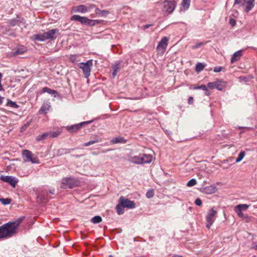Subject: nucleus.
I'll return each instance as SVG.
<instances>
[{"label": "nucleus", "mask_w": 257, "mask_h": 257, "mask_svg": "<svg viewBox=\"0 0 257 257\" xmlns=\"http://www.w3.org/2000/svg\"><path fill=\"white\" fill-rule=\"evenodd\" d=\"M18 18L19 19H20V18ZM20 21V20H12L10 21V24L11 25V26H15L16 25V24H18V22Z\"/></svg>", "instance_id": "44"}, {"label": "nucleus", "mask_w": 257, "mask_h": 257, "mask_svg": "<svg viewBox=\"0 0 257 257\" xmlns=\"http://www.w3.org/2000/svg\"><path fill=\"white\" fill-rule=\"evenodd\" d=\"M0 179L3 181L8 183L13 188L16 187V184L18 182V179L16 177L12 176L2 175L0 177Z\"/></svg>", "instance_id": "8"}, {"label": "nucleus", "mask_w": 257, "mask_h": 257, "mask_svg": "<svg viewBox=\"0 0 257 257\" xmlns=\"http://www.w3.org/2000/svg\"><path fill=\"white\" fill-rule=\"evenodd\" d=\"M190 5V0H183L182 4V6L184 8L185 10H187L189 8Z\"/></svg>", "instance_id": "32"}, {"label": "nucleus", "mask_w": 257, "mask_h": 257, "mask_svg": "<svg viewBox=\"0 0 257 257\" xmlns=\"http://www.w3.org/2000/svg\"><path fill=\"white\" fill-rule=\"evenodd\" d=\"M95 12L96 15L102 17H106L109 14V11L107 10H101L98 8H96Z\"/></svg>", "instance_id": "23"}, {"label": "nucleus", "mask_w": 257, "mask_h": 257, "mask_svg": "<svg viewBox=\"0 0 257 257\" xmlns=\"http://www.w3.org/2000/svg\"><path fill=\"white\" fill-rule=\"evenodd\" d=\"M242 55V50H238L235 52L231 58V63L233 64L240 59Z\"/></svg>", "instance_id": "14"}, {"label": "nucleus", "mask_w": 257, "mask_h": 257, "mask_svg": "<svg viewBox=\"0 0 257 257\" xmlns=\"http://www.w3.org/2000/svg\"><path fill=\"white\" fill-rule=\"evenodd\" d=\"M207 86L211 89H213V88H215V82H209L207 84Z\"/></svg>", "instance_id": "45"}, {"label": "nucleus", "mask_w": 257, "mask_h": 257, "mask_svg": "<svg viewBox=\"0 0 257 257\" xmlns=\"http://www.w3.org/2000/svg\"><path fill=\"white\" fill-rule=\"evenodd\" d=\"M239 79H241V80L245 81V77H244L241 76L239 77Z\"/></svg>", "instance_id": "58"}, {"label": "nucleus", "mask_w": 257, "mask_h": 257, "mask_svg": "<svg viewBox=\"0 0 257 257\" xmlns=\"http://www.w3.org/2000/svg\"><path fill=\"white\" fill-rule=\"evenodd\" d=\"M120 62H118L116 63L114 65L112 66V77L114 78L115 76L117 75V72L120 69Z\"/></svg>", "instance_id": "17"}, {"label": "nucleus", "mask_w": 257, "mask_h": 257, "mask_svg": "<svg viewBox=\"0 0 257 257\" xmlns=\"http://www.w3.org/2000/svg\"><path fill=\"white\" fill-rule=\"evenodd\" d=\"M195 88L196 89H202L204 91L207 88V87L204 85H202L201 86L196 87Z\"/></svg>", "instance_id": "50"}, {"label": "nucleus", "mask_w": 257, "mask_h": 257, "mask_svg": "<svg viewBox=\"0 0 257 257\" xmlns=\"http://www.w3.org/2000/svg\"><path fill=\"white\" fill-rule=\"evenodd\" d=\"M195 203L196 205L200 206L202 205V201L200 198H197L195 201Z\"/></svg>", "instance_id": "47"}, {"label": "nucleus", "mask_w": 257, "mask_h": 257, "mask_svg": "<svg viewBox=\"0 0 257 257\" xmlns=\"http://www.w3.org/2000/svg\"><path fill=\"white\" fill-rule=\"evenodd\" d=\"M242 0H235L234 4H239L241 2Z\"/></svg>", "instance_id": "56"}, {"label": "nucleus", "mask_w": 257, "mask_h": 257, "mask_svg": "<svg viewBox=\"0 0 257 257\" xmlns=\"http://www.w3.org/2000/svg\"><path fill=\"white\" fill-rule=\"evenodd\" d=\"M173 257H182V256H179V255H175V256H173Z\"/></svg>", "instance_id": "60"}, {"label": "nucleus", "mask_w": 257, "mask_h": 257, "mask_svg": "<svg viewBox=\"0 0 257 257\" xmlns=\"http://www.w3.org/2000/svg\"><path fill=\"white\" fill-rule=\"evenodd\" d=\"M196 180L195 179H192L188 182L187 185L189 187H191L196 185Z\"/></svg>", "instance_id": "38"}, {"label": "nucleus", "mask_w": 257, "mask_h": 257, "mask_svg": "<svg viewBox=\"0 0 257 257\" xmlns=\"http://www.w3.org/2000/svg\"><path fill=\"white\" fill-rule=\"evenodd\" d=\"M49 138V134L48 132H46L38 136L36 138V140L38 141H42Z\"/></svg>", "instance_id": "26"}, {"label": "nucleus", "mask_w": 257, "mask_h": 257, "mask_svg": "<svg viewBox=\"0 0 257 257\" xmlns=\"http://www.w3.org/2000/svg\"><path fill=\"white\" fill-rule=\"evenodd\" d=\"M216 214V210H214L213 208L209 210L206 216L207 224L206 226L207 228L209 229L211 225L214 222L215 217Z\"/></svg>", "instance_id": "5"}, {"label": "nucleus", "mask_w": 257, "mask_h": 257, "mask_svg": "<svg viewBox=\"0 0 257 257\" xmlns=\"http://www.w3.org/2000/svg\"><path fill=\"white\" fill-rule=\"evenodd\" d=\"M88 19L86 17H81L80 22L82 24H87Z\"/></svg>", "instance_id": "42"}, {"label": "nucleus", "mask_w": 257, "mask_h": 257, "mask_svg": "<svg viewBox=\"0 0 257 257\" xmlns=\"http://www.w3.org/2000/svg\"><path fill=\"white\" fill-rule=\"evenodd\" d=\"M76 58V56L75 55H71V56H70V57L69 58L70 61L73 63L75 61Z\"/></svg>", "instance_id": "51"}, {"label": "nucleus", "mask_w": 257, "mask_h": 257, "mask_svg": "<svg viewBox=\"0 0 257 257\" xmlns=\"http://www.w3.org/2000/svg\"><path fill=\"white\" fill-rule=\"evenodd\" d=\"M0 202L4 205H8L11 203V199L9 198H0Z\"/></svg>", "instance_id": "36"}, {"label": "nucleus", "mask_w": 257, "mask_h": 257, "mask_svg": "<svg viewBox=\"0 0 257 257\" xmlns=\"http://www.w3.org/2000/svg\"><path fill=\"white\" fill-rule=\"evenodd\" d=\"M7 105L12 108H17L19 107V105L16 103V102L12 101L10 99L8 100Z\"/></svg>", "instance_id": "30"}, {"label": "nucleus", "mask_w": 257, "mask_h": 257, "mask_svg": "<svg viewBox=\"0 0 257 257\" xmlns=\"http://www.w3.org/2000/svg\"><path fill=\"white\" fill-rule=\"evenodd\" d=\"M217 188L213 185H210L206 187L204 189V192L208 194H212L215 193L217 191Z\"/></svg>", "instance_id": "18"}, {"label": "nucleus", "mask_w": 257, "mask_h": 257, "mask_svg": "<svg viewBox=\"0 0 257 257\" xmlns=\"http://www.w3.org/2000/svg\"><path fill=\"white\" fill-rule=\"evenodd\" d=\"M50 107L49 103H44L41 106L39 112L41 113H46Z\"/></svg>", "instance_id": "22"}, {"label": "nucleus", "mask_w": 257, "mask_h": 257, "mask_svg": "<svg viewBox=\"0 0 257 257\" xmlns=\"http://www.w3.org/2000/svg\"><path fill=\"white\" fill-rule=\"evenodd\" d=\"M152 25H145L144 27V29H148V28H149L150 27L152 26Z\"/></svg>", "instance_id": "57"}, {"label": "nucleus", "mask_w": 257, "mask_h": 257, "mask_svg": "<svg viewBox=\"0 0 257 257\" xmlns=\"http://www.w3.org/2000/svg\"><path fill=\"white\" fill-rule=\"evenodd\" d=\"M26 51V48L22 46L18 48L14 52V55H19L23 54Z\"/></svg>", "instance_id": "25"}, {"label": "nucleus", "mask_w": 257, "mask_h": 257, "mask_svg": "<svg viewBox=\"0 0 257 257\" xmlns=\"http://www.w3.org/2000/svg\"><path fill=\"white\" fill-rule=\"evenodd\" d=\"M30 124V122H27L26 123H25L22 127L21 130V132H23L25 131L26 128L29 126Z\"/></svg>", "instance_id": "43"}, {"label": "nucleus", "mask_w": 257, "mask_h": 257, "mask_svg": "<svg viewBox=\"0 0 257 257\" xmlns=\"http://www.w3.org/2000/svg\"><path fill=\"white\" fill-rule=\"evenodd\" d=\"M124 207H123L120 202L119 201L118 204L116 206V210L119 215L122 214L124 213Z\"/></svg>", "instance_id": "27"}, {"label": "nucleus", "mask_w": 257, "mask_h": 257, "mask_svg": "<svg viewBox=\"0 0 257 257\" xmlns=\"http://www.w3.org/2000/svg\"><path fill=\"white\" fill-rule=\"evenodd\" d=\"M168 41L169 39L167 37H164L160 41L157 47V50L159 53H164L168 44Z\"/></svg>", "instance_id": "7"}, {"label": "nucleus", "mask_w": 257, "mask_h": 257, "mask_svg": "<svg viewBox=\"0 0 257 257\" xmlns=\"http://www.w3.org/2000/svg\"><path fill=\"white\" fill-rule=\"evenodd\" d=\"M59 32L58 29H52L50 30L47 32H45L44 34L45 36V38L46 40L48 39H55L56 37H54V35L58 33Z\"/></svg>", "instance_id": "13"}, {"label": "nucleus", "mask_w": 257, "mask_h": 257, "mask_svg": "<svg viewBox=\"0 0 257 257\" xmlns=\"http://www.w3.org/2000/svg\"><path fill=\"white\" fill-rule=\"evenodd\" d=\"M92 65V60H89L85 63L82 62L79 64V67L82 70L85 77L88 78L90 76Z\"/></svg>", "instance_id": "4"}, {"label": "nucleus", "mask_w": 257, "mask_h": 257, "mask_svg": "<svg viewBox=\"0 0 257 257\" xmlns=\"http://www.w3.org/2000/svg\"><path fill=\"white\" fill-rule=\"evenodd\" d=\"M79 181L73 178H64L61 181L60 187L63 189L72 188L77 186Z\"/></svg>", "instance_id": "2"}, {"label": "nucleus", "mask_w": 257, "mask_h": 257, "mask_svg": "<svg viewBox=\"0 0 257 257\" xmlns=\"http://www.w3.org/2000/svg\"><path fill=\"white\" fill-rule=\"evenodd\" d=\"M176 7V3L175 1H166L163 3V11L168 14L172 13Z\"/></svg>", "instance_id": "6"}, {"label": "nucleus", "mask_w": 257, "mask_h": 257, "mask_svg": "<svg viewBox=\"0 0 257 257\" xmlns=\"http://www.w3.org/2000/svg\"><path fill=\"white\" fill-rule=\"evenodd\" d=\"M110 143L113 144L118 143L125 144L126 143V140L123 137H118L111 140Z\"/></svg>", "instance_id": "20"}, {"label": "nucleus", "mask_w": 257, "mask_h": 257, "mask_svg": "<svg viewBox=\"0 0 257 257\" xmlns=\"http://www.w3.org/2000/svg\"><path fill=\"white\" fill-rule=\"evenodd\" d=\"M193 98L192 96H190L188 98V103L189 104H192L193 102Z\"/></svg>", "instance_id": "53"}, {"label": "nucleus", "mask_w": 257, "mask_h": 257, "mask_svg": "<svg viewBox=\"0 0 257 257\" xmlns=\"http://www.w3.org/2000/svg\"><path fill=\"white\" fill-rule=\"evenodd\" d=\"M2 77V74L0 73V91L3 90V87L1 84V80Z\"/></svg>", "instance_id": "55"}, {"label": "nucleus", "mask_w": 257, "mask_h": 257, "mask_svg": "<svg viewBox=\"0 0 257 257\" xmlns=\"http://www.w3.org/2000/svg\"><path fill=\"white\" fill-rule=\"evenodd\" d=\"M94 5H90L89 7L85 5H79L73 8V11L75 13H84L88 11V10L94 8Z\"/></svg>", "instance_id": "11"}, {"label": "nucleus", "mask_w": 257, "mask_h": 257, "mask_svg": "<svg viewBox=\"0 0 257 257\" xmlns=\"http://www.w3.org/2000/svg\"><path fill=\"white\" fill-rule=\"evenodd\" d=\"M102 221V218L100 216L97 215L95 216L93 218H91V221L93 224H97L98 223Z\"/></svg>", "instance_id": "29"}, {"label": "nucleus", "mask_w": 257, "mask_h": 257, "mask_svg": "<svg viewBox=\"0 0 257 257\" xmlns=\"http://www.w3.org/2000/svg\"><path fill=\"white\" fill-rule=\"evenodd\" d=\"M223 68L221 67H216L214 68V71L215 72H219L222 71Z\"/></svg>", "instance_id": "49"}, {"label": "nucleus", "mask_w": 257, "mask_h": 257, "mask_svg": "<svg viewBox=\"0 0 257 257\" xmlns=\"http://www.w3.org/2000/svg\"><path fill=\"white\" fill-rule=\"evenodd\" d=\"M229 23L232 27H234L236 24V22L234 19L230 18L229 19Z\"/></svg>", "instance_id": "46"}, {"label": "nucleus", "mask_w": 257, "mask_h": 257, "mask_svg": "<svg viewBox=\"0 0 257 257\" xmlns=\"http://www.w3.org/2000/svg\"><path fill=\"white\" fill-rule=\"evenodd\" d=\"M42 92L43 93L47 92L51 95H55L57 93V91L55 90L51 89L47 87H45L42 89Z\"/></svg>", "instance_id": "28"}, {"label": "nucleus", "mask_w": 257, "mask_h": 257, "mask_svg": "<svg viewBox=\"0 0 257 257\" xmlns=\"http://www.w3.org/2000/svg\"><path fill=\"white\" fill-rule=\"evenodd\" d=\"M98 21L97 20H89L88 19V21H87V24L89 26H94L96 23H98Z\"/></svg>", "instance_id": "41"}, {"label": "nucleus", "mask_w": 257, "mask_h": 257, "mask_svg": "<svg viewBox=\"0 0 257 257\" xmlns=\"http://www.w3.org/2000/svg\"><path fill=\"white\" fill-rule=\"evenodd\" d=\"M203 45V43L202 42H199L198 43V44H196L195 45H194L193 47H192V48L193 49H197L201 46H202Z\"/></svg>", "instance_id": "48"}, {"label": "nucleus", "mask_w": 257, "mask_h": 257, "mask_svg": "<svg viewBox=\"0 0 257 257\" xmlns=\"http://www.w3.org/2000/svg\"><path fill=\"white\" fill-rule=\"evenodd\" d=\"M21 222L19 219L14 222H9L0 226V239L11 237L17 233V228Z\"/></svg>", "instance_id": "1"}, {"label": "nucleus", "mask_w": 257, "mask_h": 257, "mask_svg": "<svg viewBox=\"0 0 257 257\" xmlns=\"http://www.w3.org/2000/svg\"><path fill=\"white\" fill-rule=\"evenodd\" d=\"M226 83L224 81H217L215 82V88L218 90H222L225 87Z\"/></svg>", "instance_id": "24"}, {"label": "nucleus", "mask_w": 257, "mask_h": 257, "mask_svg": "<svg viewBox=\"0 0 257 257\" xmlns=\"http://www.w3.org/2000/svg\"><path fill=\"white\" fill-rule=\"evenodd\" d=\"M92 120L82 122L76 124L68 126L66 127L67 130L70 133H75L79 130L84 125L90 123Z\"/></svg>", "instance_id": "9"}, {"label": "nucleus", "mask_w": 257, "mask_h": 257, "mask_svg": "<svg viewBox=\"0 0 257 257\" xmlns=\"http://www.w3.org/2000/svg\"><path fill=\"white\" fill-rule=\"evenodd\" d=\"M154 195V191L153 189L149 190L146 193V197L148 198H151Z\"/></svg>", "instance_id": "37"}, {"label": "nucleus", "mask_w": 257, "mask_h": 257, "mask_svg": "<svg viewBox=\"0 0 257 257\" xmlns=\"http://www.w3.org/2000/svg\"><path fill=\"white\" fill-rule=\"evenodd\" d=\"M234 211L237 214L238 216L240 218H242L244 217V215L243 213H242L241 209H240L239 208H237V206H235V207L234 208Z\"/></svg>", "instance_id": "33"}, {"label": "nucleus", "mask_w": 257, "mask_h": 257, "mask_svg": "<svg viewBox=\"0 0 257 257\" xmlns=\"http://www.w3.org/2000/svg\"><path fill=\"white\" fill-rule=\"evenodd\" d=\"M142 164L150 163L152 160L153 157L151 155L141 154Z\"/></svg>", "instance_id": "15"}, {"label": "nucleus", "mask_w": 257, "mask_h": 257, "mask_svg": "<svg viewBox=\"0 0 257 257\" xmlns=\"http://www.w3.org/2000/svg\"><path fill=\"white\" fill-rule=\"evenodd\" d=\"M101 139L97 137V136H95L94 137V138L92 139V140H90L87 143H86L84 144V146L85 147H88L90 145H93L95 143H98L101 142Z\"/></svg>", "instance_id": "19"}, {"label": "nucleus", "mask_w": 257, "mask_h": 257, "mask_svg": "<svg viewBox=\"0 0 257 257\" xmlns=\"http://www.w3.org/2000/svg\"><path fill=\"white\" fill-rule=\"evenodd\" d=\"M32 39L38 41H44L46 40L44 33L43 34L34 35L32 36Z\"/></svg>", "instance_id": "21"}, {"label": "nucleus", "mask_w": 257, "mask_h": 257, "mask_svg": "<svg viewBox=\"0 0 257 257\" xmlns=\"http://www.w3.org/2000/svg\"><path fill=\"white\" fill-rule=\"evenodd\" d=\"M141 154H139V156H133L129 157V161L133 163L137 164H141Z\"/></svg>", "instance_id": "16"}, {"label": "nucleus", "mask_w": 257, "mask_h": 257, "mask_svg": "<svg viewBox=\"0 0 257 257\" xmlns=\"http://www.w3.org/2000/svg\"><path fill=\"white\" fill-rule=\"evenodd\" d=\"M204 67L205 66L202 63H198L196 65L195 70L197 72H200L204 69Z\"/></svg>", "instance_id": "34"}, {"label": "nucleus", "mask_w": 257, "mask_h": 257, "mask_svg": "<svg viewBox=\"0 0 257 257\" xmlns=\"http://www.w3.org/2000/svg\"><path fill=\"white\" fill-rule=\"evenodd\" d=\"M253 248H254L255 249H257V244H255L252 247Z\"/></svg>", "instance_id": "59"}, {"label": "nucleus", "mask_w": 257, "mask_h": 257, "mask_svg": "<svg viewBox=\"0 0 257 257\" xmlns=\"http://www.w3.org/2000/svg\"><path fill=\"white\" fill-rule=\"evenodd\" d=\"M249 206V205L245 204H239V205H236V206H237V208H239L240 209H241V210H246L248 208Z\"/></svg>", "instance_id": "39"}, {"label": "nucleus", "mask_w": 257, "mask_h": 257, "mask_svg": "<svg viewBox=\"0 0 257 257\" xmlns=\"http://www.w3.org/2000/svg\"><path fill=\"white\" fill-rule=\"evenodd\" d=\"M109 257H113V256L112 255H109Z\"/></svg>", "instance_id": "62"}, {"label": "nucleus", "mask_w": 257, "mask_h": 257, "mask_svg": "<svg viewBox=\"0 0 257 257\" xmlns=\"http://www.w3.org/2000/svg\"><path fill=\"white\" fill-rule=\"evenodd\" d=\"M22 155L25 162H31L33 164L40 163L38 158L28 150H24L22 153Z\"/></svg>", "instance_id": "3"}, {"label": "nucleus", "mask_w": 257, "mask_h": 257, "mask_svg": "<svg viewBox=\"0 0 257 257\" xmlns=\"http://www.w3.org/2000/svg\"><path fill=\"white\" fill-rule=\"evenodd\" d=\"M48 133L49 134V138H56L60 134V132L59 131H56V132H52L50 131L48 132Z\"/></svg>", "instance_id": "31"}, {"label": "nucleus", "mask_w": 257, "mask_h": 257, "mask_svg": "<svg viewBox=\"0 0 257 257\" xmlns=\"http://www.w3.org/2000/svg\"><path fill=\"white\" fill-rule=\"evenodd\" d=\"M243 219L246 220L247 222H249L250 219V217L247 215L245 216L243 218H242Z\"/></svg>", "instance_id": "52"}, {"label": "nucleus", "mask_w": 257, "mask_h": 257, "mask_svg": "<svg viewBox=\"0 0 257 257\" xmlns=\"http://www.w3.org/2000/svg\"><path fill=\"white\" fill-rule=\"evenodd\" d=\"M81 18V16H80L79 15H75L71 17V20L80 22Z\"/></svg>", "instance_id": "40"}, {"label": "nucleus", "mask_w": 257, "mask_h": 257, "mask_svg": "<svg viewBox=\"0 0 257 257\" xmlns=\"http://www.w3.org/2000/svg\"><path fill=\"white\" fill-rule=\"evenodd\" d=\"M204 93L207 96H209L210 94V91L208 90L207 88L204 90Z\"/></svg>", "instance_id": "54"}, {"label": "nucleus", "mask_w": 257, "mask_h": 257, "mask_svg": "<svg viewBox=\"0 0 257 257\" xmlns=\"http://www.w3.org/2000/svg\"><path fill=\"white\" fill-rule=\"evenodd\" d=\"M254 0H243L242 8L246 12L250 11L254 7Z\"/></svg>", "instance_id": "12"}, {"label": "nucleus", "mask_w": 257, "mask_h": 257, "mask_svg": "<svg viewBox=\"0 0 257 257\" xmlns=\"http://www.w3.org/2000/svg\"><path fill=\"white\" fill-rule=\"evenodd\" d=\"M245 153L244 151H241V152H240L238 155V158L236 159V160L235 161V162L238 163L240 161H241L243 159L244 157L245 156Z\"/></svg>", "instance_id": "35"}, {"label": "nucleus", "mask_w": 257, "mask_h": 257, "mask_svg": "<svg viewBox=\"0 0 257 257\" xmlns=\"http://www.w3.org/2000/svg\"><path fill=\"white\" fill-rule=\"evenodd\" d=\"M119 201L124 208L133 209L136 207L135 203L134 201L126 199L122 196L119 198Z\"/></svg>", "instance_id": "10"}, {"label": "nucleus", "mask_w": 257, "mask_h": 257, "mask_svg": "<svg viewBox=\"0 0 257 257\" xmlns=\"http://www.w3.org/2000/svg\"><path fill=\"white\" fill-rule=\"evenodd\" d=\"M54 191V190H53V191H50V193H51V194H54V192H53Z\"/></svg>", "instance_id": "61"}]
</instances>
